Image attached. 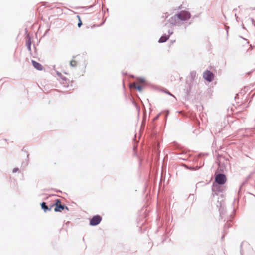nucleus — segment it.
Wrapping results in <instances>:
<instances>
[{"mask_svg":"<svg viewBox=\"0 0 255 255\" xmlns=\"http://www.w3.org/2000/svg\"><path fill=\"white\" fill-rule=\"evenodd\" d=\"M78 19H79V23H78V26L79 27H80L81 26V25L82 24V21L80 20V16H78Z\"/></svg>","mask_w":255,"mask_h":255,"instance_id":"9b49d317","label":"nucleus"},{"mask_svg":"<svg viewBox=\"0 0 255 255\" xmlns=\"http://www.w3.org/2000/svg\"><path fill=\"white\" fill-rule=\"evenodd\" d=\"M214 74L210 71L206 70L203 73V78L208 82H211L214 79Z\"/></svg>","mask_w":255,"mask_h":255,"instance_id":"39448f33","label":"nucleus"},{"mask_svg":"<svg viewBox=\"0 0 255 255\" xmlns=\"http://www.w3.org/2000/svg\"><path fill=\"white\" fill-rule=\"evenodd\" d=\"M32 63L34 67L37 70L41 71L43 69V67L41 64L36 62L34 60H32Z\"/></svg>","mask_w":255,"mask_h":255,"instance_id":"0eeeda50","label":"nucleus"},{"mask_svg":"<svg viewBox=\"0 0 255 255\" xmlns=\"http://www.w3.org/2000/svg\"><path fill=\"white\" fill-rule=\"evenodd\" d=\"M226 181L227 178L223 174H218L215 177V181L219 184H224Z\"/></svg>","mask_w":255,"mask_h":255,"instance_id":"7ed1b4c3","label":"nucleus"},{"mask_svg":"<svg viewBox=\"0 0 255 255\" xmlns=\"http://www.w3.org/2000/svg\"><path fill=\"white\" fill-rule=\"evenodd\" d=\"M53 205H51L50 207H48L45 202H43L41 204V207L44 210V212H46L47 211H49L51 210Z\"/></svg>","mask_w":255,"mask_h":255,"instance_id":"6e6552de","label":"nucleus"},{"mask_svg":"<svg viewBox=\"0 0 255 255\" xmlns=\"http://www.w3.org/2000/svg\"><path fill=\"white\" fill-rule=\"evenodd\" d=\"M178 18L180 21H187L191 17V14L189 12L186 10H182L177 14Z\"/></svg>","mask_w":255,"mask_h":255,"instance_id":"f257e3e1","label":"nucleus"},{"mask_svg":"<svg viewBox=\"0 0 255 255\" xmlns=\"http://www.w3.org/2000/svg\"><path fill=\"white\" fill-rule=\"evenodd\" d=\"M18 170V168H15L13 169V172H15Z\"/></svg>","mask_w":255,"mask_h":255,"instance_id":"4468645a","label":"nucleus"},{"mask_svg":"<svg viewBox=\"0 0 255 255\" xmlns=\"http://www.w3.org/2000/svg\"><path fill=\"white\" fill-rule=\"evenodd\" d=\"M53 207L55 206L54 211L55 212H61L65 208L68 210V208L67 206L61 204L60 200L56 199L55 203L53 205Z\"/></svg>","mask_w":255,"mask_h":255,"instance_id":"f03ea898","label":"nucleus"},{"mask_svg":"<svg viewBox=\"0 0 255 255\" xmlns=\"http://www.w3.org/2000/svg\"><path fill=\"white\" fill-rule=\"evenodd\" d=\"M169 21L170 23L172 25H176L179 22V20L178 18L177 14H176L171 17Z\"/></svg>","mask_w":255,"mask_h":255,"instance_id":"423d86ee","label":"nucleus"},{"mask_svg":"<svg viewBox=\"0 0 255 255\" xmlns=\"http://www.w3.org/2000/svg\"><path fill=\"white\" fill-rule=\"evenodd\" d=\"M132 87L134 88L137 89L138 91H141L142 90V87L140 85L137 84L136 83H133L131 85Z\"/></svg>","mask_w":255,"mask_h":255,"instance_id":"9d476101","label":"nucleus"},{"mask_svg":"<svg viewBox=\"0 0 255 255\" xmlns=\"http://www.w3.org/2000/svg\"><path fill=\"white\" fill-rule=\"evenodd\" d=\"M76 62L74 60H72L71 61V65L72 66H74L76 65Z\"/></svg>","mask_w":255,"mask_h":255,"instance_id":"f8f14e48","label":"nucleus"},{"mask_svg":"<svg viewBox=\"0 0 255 255\" xmlns=\"http://www.w3.org/2000/svg\"><path fill=\"white\" fill-rule=\"evenodd\" d=\"M28 49H29V50H31L30 43L28 44Z\"/></svg>","mask_w":255,"mask_h":255,"instance_id":"ddd939ff","label":"nucleus"},{"mask_svg":"<svg viewBox=\"0 0 255 255\" xmlns=\"http://www.w3.org/2000/svg\"><path fill=\"white\" fill-rule=\"evenodd\" d=\"M170 35H163L162 36L159 40V42L162 43L166 41L169 38Z\"/></svg>","mask_w":255,"mask_h":255,"instance_id":"1a4fd4ad","label":"nucleus"},{"mask_svg":"<svg viewBox=\"0 0 255 255\" xmlns=\"http://www.w3.org/2000/svg\"><path fill=\"white\" fill-rule=\"evenodd\" d=\"M102 220V218L99 215H96L93 217L90 221L91 226H96L99 224Z\"/></svg>","mask_w":255,"mask_h":255,"instance_id":"20e7f679","label":"nucleus"}]
</instances>
